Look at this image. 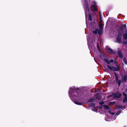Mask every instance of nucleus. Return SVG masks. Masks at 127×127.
I'll return each instance as SVG.
<instances>
[{
  "instance_id": "f257e3e1",
  "label": "nucleus",
  "mask_w": 127,
  "mask_h": 127,
  "mask_svg": "<svg viewBox=\"0 0 127 127\" xmlns=\"http://www.w3.org/2000/svg\"><path fill=\"white\" fill-rule=\"evenodd\" d=\"M80 90L78 88L74 89L73 88H70L69 91V95L70 96L73 98L79 97V93H80Z\"/></svg>"
},
{
  "instance_id": "f03ea898",
  "label": "nucleus",
  "mask_w": 127,
  "mask_h": 127,
  "mask_svg": "<svg viewBox=\"0 0 127 127\" xmlns=\"http://www.w3.org/2000/svg\"><path fill=\"white\" fill-rule=\"evenodd\" d=\"M116 67L115 66H112L109 65L108 64L107 65V68L111 71H119L120 70V67L118 65H116V63L115 64Z\"/></svg>"
},
{
  "instance_id": "7ed1b4c3",
  "label": "nucleus",
  "mask_w": 127,
  "mask_h": 127,
  "mask_svg": "<svg viewBox=\"0 0 127 127\" xmlns=\"http://www.w3.org/2000/svg\"><path fill=\"white\" fill-rule=\"evenodd\" d=\"M112 95H114L113 98L118 99L121 97L122 95V94L119 92H117L112 93Z\"/></svg>"
},
{
  "instance_id": "20e7f679",
  "label": "nucleus",
  "mask_w": 127,
  "mask_h": 127,
  "mask_svg": "<svg viewBox=\"0 0 127 127\" xmlns=\"http://www.w3.org/2000/svg\"><path fill=\"white\" fill-rule=\"evenodd\" d=\"M126 28V24H121L119 29V33L122 34L123 33L124 29Z\"/></svg>"
},
{
  "instance_id": "39448f33",
  "label": "nucleus",
  "mask_w": 127,
  "mask_h": 127,
  "mask_svg": "<svg viewBox=\"0 0 127 127\" xmlns=\"http://www.w3.org/2000/svg\"><path fill=\"white\" fill-rule=\"evenodd\" d=\"M122 34L121 33H118L116 38V40L115 41H116V42L119 43H120L121 42Z\"/></svg>"
},
{
  "instance_id": "423d86ee",
  "label": "nucleus",
  "mask_w": 127,
  "mask_h": 127,
  "mask_svg": "<svg viewBox=\"0 0 127 127\" xmlns=\"http://www.w3.org/2000/svg\"><path fill=\"white\" fill-rule=\"evenodd\" d=\"M105 58L103 59V61L106 63L108 64H110V63H112L113 62L114 60L113 59H112L109 61L107 57H106Z\"/></svg>"
},
{
  "instance_id": "0eeeda50",
  "label": "nucleus",
  "mask_w": 127,
  "mask_h": 127,
  "mask_svg": "<svg viewBox=\"0 0 127 127\" xmlns=\"http://www.w3.org/2000/svg\"><path fill=\"white\" fill-rule=\"evenodd\" d=\"M106 49L108 51V52L109 53L115 54L116 52H114L113 50L112 49L108 47H106Z\"/></svg>"
},
{
  "instance_id": "6e6552de",
  "label": "nucleus",
  "mask_w": 127,
  "mask_h": 127,
  "mask_svg": "<svg viewBox=\"0 0 127 127\" xmlns=\"http://www.w3.org/2000/svg\"><path fill=\"white\" fill-rule=\"evenodd\" d=\"M91 10L93 11H96L97 10V8L96 6L92 5L91 7Z\"/></svg>"
},
{
  "instance_id": "1a4fd4ad",
  "label": "nucleus",
  "mask_w": 127,
  "mask_h": 127,
  "mask_svg": "<svg viewBox=\"0 0 127 127\" xmlns=\"http://www.w3.org/2000/svg\"><path fill=\"white\" fill-rule=\"evenodd\" d=\"M84 8L85 9V12L86 18V17H87V16L88 15V13H89V9L88 7H84Z\"/></svg>"
},
{
  "instance_id": "9d476101",
  "label": "nucleus",
  "mask_w": 127,
  "mask_h": 127,
  "mask_svg": "<svg viewBox=\"0 0 127 127\" xmlns=\"http://www.w3.org/2000/svg\"><path fill=\"white\" fill-rule=\"evenodd\" d=\"M98 25L99 29L100 30H102L103 29V25L102 24V20H100V21L99 24Z\"/></svg>"
},
{
  "instance_id": "9b49d317",
  "label": "nucleus",
  "mask_w": 127,
  "mask_h": 127,
  "mask_svg": "<svg viewBox=\"0 0 127 127\" xmlns=\"http://www.w3.org/2000/svg\"><path fill=\"white\" fill-rule=\"evenodd\" d=\"M125 33L123 35V38L124 39H127V29H126L125 30Z\"/></svg>"
},
{
  "instance_id": "f8f14e48",
  "label": "nucleus",
  "mask_w": 127,
  "mask_h": 127,
  "mask_svg": "<svg viewBox=\"0 0 127 127\" xmlns=\"http://www.w3.org/2000/svg\"><path fill=\"white\" fill-rule=\"evenodd\" d=\"M127 80V75H124L122 79V82H126Z\"/></svg>"
},
{
  "instance_id": "ddd939ff",
  "label": "nucleus",
  "mask_w": 127,
  "mask_h": 127,
  "mask_svg": "<svg viewBox=\"0 0 127 127\" xmlns=\"http://www.w3.org/2000/svg\"><path fill=\"white\" fill-rule=\"evenodd\" d=\"M117 53L118 55L120 57L122 58L123 57V55L122 53L120 51H119L117 52Z\"/></svg>"
},
{
  "instance_id": "4468645a",
  "label": "nucleus",
  "mask_w": 127,
  "mask_h": 127,
  "mask_svg": "<svg viewBox=\"0 0 127 127\" xmlns=\"http://www.w3.org/2000/svg\"><path fill=\"white\" fill-rule=\"evenodd\" d=\"M84 5L85 6V7H88V4L87 0H84Z\"/></svg>"
},
{
  "instance_id": "2eb2a0df",
  "label": "nucleus",
  "mask_w": 127,
  "mask_h": 127,
  "mask_svg": "<svg viewBox=\"0 0 127 127\" xmlns=\"http://www.w3.org/2000/svg\"><path fill=\"white\" fill-rule=\"evenodd\" d=\"M122 102L123 103H127V97H123Z\"/></svg>"
},
{
  "instance_id": "dca6fc26",
  "label": "nucleus",
  "mask_w": 127,
  "mask_h": 127,
  "mask_svg": "<svg viewBox=\"0 0 127 127\" xmlns=\"http://www.w3.org/2000/svg\"><path fill=\"white\" fill-rule=\"evenodd\" d=\"M122 82V81L121 80H118V81H116V82L118 84V87H119L120 86Z\"/></svg>"
},
{
  "instance_id": "f3484780",
  "label": "nucleus",
  "mask_w": 127,
  "mask_h": 127,
  "mask_svg": "<svg viewBox=\"0 0 127 127\" xmlns=\"http://www.w3.org/2000/svg\"><path fill=\"white\" fill-rule=\"evenodd\" d=\"M103 106H104V109H110L108 105H104Z\"/></svg>"
},
{
  "instance_id": "a211bd4d",
  "label": "nucleus",
  "mask_w": 127,
  "mask_h": 127,
  "mask_svg": "<svg viewBox=\"0 0 127 127\" xmlns=\"http://www.w3.org/2000/svg\"><path fill=\"white\" fill-rule=\"evenodd\" d=\"M74 103L76 104L79 105H82L83 104L82 103L80 102L77 101H75Z\"/></svg>"
},
{
  "instance_id": "6ab92c4d",
  "label": "nucleus",
  "mask_w": 127,
  "mask_h": 127,
  "mask_svg": "<svg viewBox=\"0 0 127 127\" xmlns=\"http://www.w3.org/2000/svg\"><path fill=\"white\" fill-rule=\"evenodd\" d=\"M123 61L125 64L127 65V58L126 57H124L123 59Z\"/></svg>"
},
{
  "instance_id": "aec40b11",
  "label": "nucleus",
  "mask_w": 127,
  "mask_h": 127,
  "mask_svg": "<svg viewBox=\"0 0 127 127\" xmlns=\"http://www.w3.org/2000/svg\"><path fill=\"white\" fill-rule=\"evenodd\" d=\"M88 18L89 20L90 21H91L92 20V15L91 14H89Z\"/></svg>"
},
{
  "instance_id": "412c9836",
  "label": "nucleus",
  "mask_w": 127,
  "mask_h": 127,
  "mask_svg": "<svg viewBox=\"0 0 127 127\" xmlns=\"http://www.w3.org/2000/svg\"><path fill=\"white\" fill-rule=\"evenodd\" d=\"M92 110L95 112H98L97 110V109H96V108H95V107H93L92 108Z\"/></svg>"
},
{
  "instance_id": "4be33fe9",
  "label": "nucleus",
  "mask_w": 127,
  "mask_h": 127,
  "mask_svg": "<svg viewBox=\"0 0 127 127\" xmlns=\"http://www.w3.org/2000/svg\"><path fill=\"white\" fill-rule=\"evenodd\" d=\"M116 109L117 108H120V109H122L123 108V107L121 105H117L116 106Z\"/></svg>"
},
{
  "instance_id": "5701e85b",
  "label": "nucleus",
  "mask_w": 127,
  "mask_h": 127,
  "mask_svg": "<svg viewBox=\"0 0 127 127\" xmlns=\"http://www.w3.org/2000/svg\"><path fill=\"white\" fill-rule=\"evenodd\" d=\"M115 103V101H113V102H111L109 103V105H114Z\"/></svg>"
},
{
  "instance_id": "b1692460",
  "label": "nucleus",
  "mask_w": 127,
  "mask_h": 127,
  "mask_svg": "<svg viewBox=\"0 0 127 127\" xmlns=\"http://www.w3.org/2000/svg\"><path fill=\"white\" fill-rule=\"evenodd\" d=\"M89 106H92L94 107L95 106V104L94 103H91L89 104Z\"/></svg>"
},
{
  "instance_id": "393cba45",
  "label": "nucleus",
  "mask_w": 127,
  "mask_h": 127,
  "mask_svg": "<svg viewBox=\"0 0 127 127\" xmlns=\"http://www.w3.org/2000/svg\"><path fill=\"white\" fill-rule=\"evenodd\" d=\"M95 99L93 98H92L89 99L88 100V102H92L93 100H94Z\"/></svg>"
},
{
  "instance_id": "a878e982",
  "label": "nucleus",
  "mask_w": 127,
  "mask_h": 127,
  "mask_svg": "<svg viewBox=\"0 0 127 127\" xmlns=\"http://www.w3.org/2000/svg\"><path fill=\"white\" fill-rule=\"evenodd\" d=\"M98 34L99 35H101V34L102 33V31L98 29H97V32Z\"/></svg>"
},
{
  "instance_id": "bb28decb",
  "label": "nucleus",
  "mask_w": 127,
  "mask_h": 127,
  "mask_svg": "<svg viewBox=\"0 0 127 127\" xmlns=\"http://www.w3.org/2000/svg\"><path fill=\"white\" fill-rule=\"evenodd\" d=\"M97 29H96L93 32V33L94 34H96L97 32Z\"/></svg>"
},
{
  "instance_id": "cd10ccee",
  "label": "nucleus",
  "mask_w": 127,
  "mask_h": 127,
  "mask_svg": "<svg viewBox=\"0 0 127 127\" xmlns=\"http://www.w3.org/2000/svg\"><path fill=\"white\" fill-rule=\"evenodd\" d=\"M92 3L93 4L92 5H96V3L95 1H93L92 2Z\"/></svg>"
},
{
  "instance_id": "c85d7f7f",
  "label": "nucleus",
  "mask_w": 127,
  "mask_h": 127,
  "mask_svg": "<svg viewBox=\"0 0 127 127\" xmlns=\"http://www.w3.org/2000/svg\"><path fill=\"white\" fill-rule=\"evenodd\" d=\"M96 107L97 108H99V109H101L103 108L102 106H97Z\"/></svg>"
},
{
  "instance_id": "c756f323",
  "label": "nucleus",
  "mask_w": 127,
  "mask_h": 127,
  "mask_svg": "<svg viewBox=\"0 0 127 127\" xmlns=\"http://www.w3.org/2000/svg\"><path fill=\"white\" fill-rule=\"evenodd\" d=\"M115 78L116 79V81H118V80H119L118 77V75L117 76H115Z\"/></svg>"
},
{
  "instance_id": "7c9ffc66",
  "label": "nucleus",
  "mask_w": 127,
  "mask_h": 127,
  "mask_svg": "<svg viewBox=\"0 0 127 127\" xmlns=\"http://www.w3.org/2000/svg\"><path fill=\"white\" fill-rule=\"evenodd\" d=\"M123 95L124 96V97H127V95L125 94V93L124 92L123 93Z\"/></svg>"
},
{
  "instance_id": "2f4dec72",
  "label": "nucleus",
  "mask_w": 127,
  "mask_h": 127,
  "mask_svg": "<svg viewBox=\"0 0 127 127\" xmlns=\"http://www.w3.org/2000/svg\"><path fill=\"white\" fill-rule=\"evenodd\" d=\"M99 105H102L104 104V102H103L102 101L99 102Z\"/></svg>"
},
{
  "instance_id": "473e14b6",
  "label": "nucleus",
  "mask_w": 127,
  "mask_h": 127,
  "mask_svg": "<svg viewBox=\"0 0 127 127\" xmlns=\"http://www.w3.org/2000/svg\"><path fill=\"white\" fill-rule=\"evenodd\" d=\"M96 98L98 99L99 100L100 99H101V97L100 96H97V97H96Z\"/></svg>"
},
{
  "instance_id": "72a5a7b5",
  "label": "nucleus",
  "mask_w": 127,
  "mask_h": 127,
  "mask_svg": "<svg viewBox=\"0 0 127 127\" xmlns=\"http://www.w3.org/2000/svg\"><path fill=\"white\" fill-rule=\"evenodd\" d=\"M121 111H119L117 112V114L118 115H119L121 113Z\"/></svg>"
},
{
  "instance_id": "f704fd0d",
  "label": "nucleus",
  "mask_w": 127,
  "mask_h": 127,
  "mask_svg": "<svg viewBox=\"0 0 127 127\" xmlns=\"http://www.w3.org/2000/svg\"><path fill=\"white\" fill-rule=\"evenodd\" d=\"M114 74H115V76H118V75L116 73V72H114Z\"/></svg>"
},
{
  "instance_id": "c9c22d12",
  "label": "nucleus",
  "mask_w": 127,
  "mask_h": 127,
  "mask_svg": "<svg viewBox=\"0 0 127 127\" xmlns=\"http://www.w3.org/2000/svg\"><path fill=\"white\" fill-rule=\"evenodd\" d=\"M112 96H113V97L114 96V95H112H112H110V97H112Z\"/></svg>"
},
{
  "instance_id": "e433bc0d",
  "label": "nucleus",
  "mask_w": 127,
  "mask_h": 127,
  "mask_svg": "<svg viewBox=\"0 0 127 127\" xmlns=\"http://www.w3.org/2000/svg\"><path fill=\"white\" fill-rule=\"evenodd\" d=\"M102 55L103 56H104L105 55V54L104 53H103V54H102Z\"/></svg>"
},
{
  "instance_id": "4c0bfd02",
  "label": "nucleus",
  "mask_w": 127,
  "mask_h": 127,
  "mask_svg": "<svg viewBox=\"0 0 127 127\" xmlns=\"http://www.w3.org/2000/svg\"><path fill=\"white\" fill-rule=\"evenodd\" d=\"M127 89H126L125 90V92H127Z\"/></svg>"
},
{
  "instance_id": "58836bf2",
  "label": "nucleus",
  "mask_w": 127,
  "mask_h": 127,
  "mask_svg": "<svg viewBox=\"0 0 127 127\" xmlns=\"http://www.w3.org/2000/svg\"><path fill=\"white\" fill-rule=\"evenodd\" d=\"M116 63V65H117L118 64V63H116Z\"/></svg>"
},
{
  "instance_id": "ea45409f",
  "label": "nucleus",
  "mask_w": 127,
  "mask_h": 127,
  "mask_svg": "<svg viewBox=\"0 0 127 127\" xmlns=\"http://www.w3.org/2000/svg\"><path fill=\"white\" fill-rule=\"evenodd\" d=\"M100 20H101V18L100 17Z\"/></svg>"
},
{
  "instance_id": "a19ab883",
  "label": "nucleus",
  "mask_w": 127,
  "mask_h": 127,
  "mask_svg": "<svg viewBox=\"0 0 127 127\" xmlns=\"http://www.w3.org/2000/svg\"><path fill=\"white\" fill-rule=\"evenodd\" d=\"M98 50H100V48H98Z\"/></svg>"
},
{
  "instance_id": "79ce46f5",
  "label": "nucleus",
  "mask_w": 127,
  "mask_h": 127,
  "mask_svg": "<svg viewBox=\"0 0 127 127\" xmlns=\"http://www.w3.org/2000/svg\"><path fill=\"white\" fill-rule=\"evenodd\" d=\"M120 100H122V98H121L120 99Z\"/></svg>"
},
{
  "instance_id": "37998d69",
  "label": "nucleus",
  "mask_w": 127,
  "mask_h": 127,
  "mask_svg": "<svg viewBox=\"0 0 127 127\" xmlns=\"http://www.w3.org/2000/svg\"><path fill=\"white\" fill-rule=\"evenodd\" d=\"M106 70H107V69H106Z\"/></svg>"
}]
</instances>
